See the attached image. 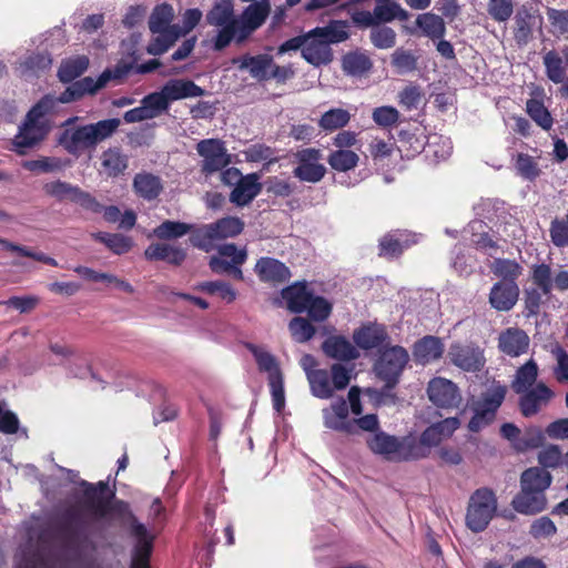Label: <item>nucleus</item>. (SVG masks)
<instances>
[{"instance_id":"obj_1","label":"nucleus","mask_w":568,"mask_h":568,"mask_svg":"<svg viewBox=\"0 0 568 568\" xmlns=\"http://www.w3.org/2000/svg\"><path fill=\"white\" fill-rule=\"evenodd\" d=\"M119 119H106L95 123L64 129L58 143L71 155L79 156L83 152L94 150L98 144L111 138L120 126Z\"/></svg>"},{"instance_id":"obj_2","label":"nucleus","mask_w":568,"mask_h":568,"mask_svg":"<svg viewBox=\"0 0 568 568\" xmlns=\"http://www.w3.org/2000/svg\"><path fill=\"white\" fill-rule=\"evenodd\" d=\"M348 38L347 24L331 21L325 27H317L305 33L303 59L314 67L326 65L333 60L331 45Z\"/></svg>"},{"instance_id":"obj_3","label":"nucleus","mask_w":568,"mask_h":568,"mask_svg":"<svg viewBox=\"0 0 568 568\" xmlns=\"http://www.w3.org/2000/svg\"><path fill=\"white\" fill-rule=\"evenodd\" d=\"M369 449L388 460L402 462L427 457V452L418 445L415 437L397 438L384 432H377L367 440Z\"/></svg>"},{"instance_id":"obj_4","label":"nucleus","mask_w":568,"mask_h":568,"mask_svg":"<svg viewBox=\"0 0 568 568\" xmlns=\"http://www.w3.org/2000/svg\"><path fill=\"white\" fill-rule=\"evenodd\" d=\"M206 22L212 27L219 28L213 39L214 50L221 51L233 40L236 41L239 23L231 0L217 1L206 13Z\"/></svg>"},{"instance_id":"obj_5","label":"nucleus","mask_w":568,"mask_h":568,"mask_svg":"<svg viewBox=\"0 0 568 568\" xmlns=\"http://www.w3.org/2000/svg\"><path fill=\"white\" fill-rule=\"evenodd\" d=\"M114 509L123 516V521L129 525L131 535L136 539L131 568H150L149 557L152 551V536L149 530L132 515L126 503L116 501Z\"/></svg>"},{"instance_id":"obj_6","label":"nucleus","mask_w":568,"mask_h":568,"mask_svg":"<svg viewBox=\"0 0 568 568\" xmlns=\"http://www.w3.org/2000/svg\"><path fill=\"white\" fill-rule=\"evenodd\" d=\"M497 510L495 494L488 488L477 489L469 498L466 525L474 532L485 530Z\"/></svg>"},{"instance_id":"obj_7","label":"nucleus","mask_w":568,"mask_h":568,"mask_svg":"<svg viewBox=\"0 0 568 568\" xmlns=\"http://www.w3.org/2000/svg\"><path fill=\"white\" fill-rule=\"evenodd\" d=\"M505 396L506 387L501 385H495L483 393L481 397L473 404L474 416L468 424L469 430L479 432L488 426L495 419Z\"/></svg>"},{"instance_id":"obj_8","label":"nucleus","mask_w":568,"mask_h":568,"mask_svg":"<svg viewBox=\"0 0 568 568\" xmlns=\"http://www.w3.org/2000/svg\"><path fill=\"white\" fill-rule=\"evenodd\" d=\"M126 74V69L118 67L114 70L106 69L94 80L91 77L83 78L69 85L59 97L55 95L58 105L79 100L87 93H95L105 87L111 80H118Z\"/></svg>"},{"instance_id":"obj_9","label":"nucleus","mask_w":568,"mask_h":568,"mask_svg":"<svg viewBox=\"0 0 568 568\" xmlns=\"http://www.w3.org/2000/svg\"><path fill=\"white\" fill-rule=\"evenodd\" d=\"M408 358L407 351L398 345L385 347L381 351L375 364V372L379 378L385 381L388 388H392L398 382Z\"/></svg>"},{"instance_id":"obj_10","label":"nucleus","mask_w":568,"mask_h":568,"mask_svg":"<svg viewBox=\"0 0 568 568\" xmlns=\"http://www.w3.org/2000/svg\"><path fill=\"white\" fill-rule=\"evenodd\" d=\"M247 253L245 248H239L235 244H222L217 246V255L210 257L209 265L215 274L230 273L236 280H243L241 265L245 263Z\"/></svg>"},{"instance_id":"obj_11","label":"nucleus","mask_w":568,"mask_h":568,"mask_svg":"<svg viewBox=\"0 0 568 568\" xmlns=\"http://www.w3.org/2000/svg\"><path fill=\"white\" fill-rule=\"evenodd\" d=\"M196 151L202 158L201 171L205 175L222 171L231 162L224 142L219 139L201 140L196 144Z\"/></svg>"},{"instance_id":"obj_12","label":"nucleus","mask_w":568,"mask_h":568,"mask_svg":"<svg viewBox=\"0 0 568 568\" xmlns=\"http://www.w3.org/2000/svg\"><path fill=\"white\" fill-rule=\"evenodd\" d=\"M50 130L51 122H42L27 114L12 140L16 151L19 154H24L26 149H30L41 142Z\"/></svg>"},{"instance_id":"obj_13","label":"nucleus","mask_w":568,"mask_h":568,"mask_svg":"<svg viewBox=\"0 0 568 568\" xmlns=\"http://www.w3.org/2000/svg\"><path fill=\"white\" fill-rule=\"evenodd\" d=\"M297 166L294 169V175L304 182H320L326 172L321 163L322 152L317 149H304L296 153Z\"/></svg>"},{"instance_id":"obj_14","label":"nucleus","mask_w":568,"mask_h":568,"mask_svg":"<svg viewBox=\"0 0 568 568\" xmlns=\"http://www.w3.org/2000/svg\"><path fill=\"white\" fill-rule=\"evenodd\" d=\"M349 408L344 398H337L322 409L323 424L326 428L346 434H355V424L348 418Z\"/></svg>"},{"instance_id":"obj_15","label":"nucleus","mask_w":568,"mask_h":568,"mask_svg":"<svg viewBox=\"0 0 568 568\" xmlns=\"http://www.w3.org/2000/svg\"><path fill=\"white\" fill-rule=\"evenodd\" d=\"M427 394L433 404L443 408L456 407L462 400L458 387L449 379L442 377L429 382Z\"/></svg>"},{"instance_id":"obj_16","label":"nucleus","mask_w":568,"mask_h":568,"mask_svg":"<svg viewBox=\"0 0 568 568\" xmlns=\"http://www.w3.org/2000/svg\"><path fill=\"white\" fill-rule=\"evenodd\" d=\"M270 6L266 2L250 4L237 18L236 42H243L252 32L258 29L268 16Z\"/></svg>"},{"instance_id":"obj_17","label":"nucleus","mask_w":568,"mask_h":568,"mask_svg":"<svg viewBox=\"0 0 568 568\" xmlns=\"http://www.w3.org/2000/svg\"><path fill=\"white\" fill-rule=\"evenodd\" d=\"M450 362L466 372L479 371L484 363L483 351L474 345L453 344L448 351Z\"/></svg>"},{"instance_id":"obj_18","label":"nucleus","mask_w":568,"mask_h":568,"mask_svg":"<svg viewBox=\"0 0 568 568\" xmlns=\"http://www.w3.org/2000/svg\"><path fill=\"white\" fill-rule=\"evenodd\" d=\"M520 395V412L525 417H531L548 405L554 397V392L545 383L540 382Z\"/></svg>"},{"instance_id":"obj_19","label":"nucleus","mask_w":568,"mask_h":568,"mask_svg":"<svg viewBox=\"0 0 568 568\" xmlns=\"http://www.w3.org/2000/svg\"><path fill=\"white\" fill-rule=\"evenodd\" d=\"M459 427V420L456 417H449L427 427L420 435L418 445L429 453L430 447L438 446L443 440L449 438Z\"/></svg>"},{"instance_id":"obj_20","label":"nucleus","mask_w":568,"mask_h":568,"mask_svg":"<svg viewBox=\"0 0 568 568\" xmlns=\"http://www.w3.org/2000/svg\"><path fill=\"white\" fill-rule=\"evenodd\" d=\"M519 286L516 282H497L489 292V304L498 312H508L517 303Z\"/></svg>"},{"instance_id":"obj_21","label":"nucleus","mask_w":568,"mask_h":568,"mask_svg":"<svg viewBox=\"0 0 568 568\" xmlns=\"http://www.w3.org/2000/svg\"><path fill=\"white\" fill-rule=\"evenodd\" d=\"M529 343L527 333L518 327L506 328L498 336L499 351L510 357H518L527 353Z\"/></svg>"},{"instance_id":"obj_22","label":"nucleus","mask_w":568,"mask_h":568,"mask_svg":"<svg viewBox=\"0 0 568 568\" xmlns=\"http://www.w3.org/2000/svg\"><path fill=\"white\" fill-rule=\"evenodd\" d=\"M232 63L240 70H246L252 78L257 81L270 80V70L273 65V58L268 54L250 55L234 58Z\"/></svg>"},{"instance_id":"obj_23","label":"nucleus","mask_w":568,"mask_h":568,"mask_svg":"<svg viewBox=\"0 0 568 568\" xmlns=\"http://www.w3.org/2000/svg\"><path fill=\"white\" fill-rule=\"evenodd\" d=\"M162 93L171 104L173 101L199 98L205 94V90L192 80L171 79L161 88Z\"/></svg>"},{"instance_id":"obj_24","label":"nucleus","mask_w":568,"mask_h":568,"mask_svg":"<svg viewBox=\"0 0 568 568\" xmlns=\"http://www.w3.org/2000/svg\"><path fill=\"white\" fill-rule=\"evenodd\" d=\"M547 499L545 494L529 490L520 486V493L511 501L513 508L523 515H535L546 508Z\"/></svg>"},{"instance_id":"obj_25","label":"nucleus","mask_w":568,"mask_h":568,"mask_svg":"<svg viewBox=\"0 0 568 568\" xmlns=\"http://www.w3.org/2000/svg\"><path fill=\"white\" fill-rule=\"evenodd\" d=\"M262 191L260 176L256 173L244 175L243 180L232 190L230 201L236 206L250 204Z\"/></svg>"},{"instance_id":"obj_26","label":"nucleus","mask_w":568,"mask_h":568,"mask_svg":"<svg viewBox=\"0 0 568 568\" xmlns=\"http://www.w3.org/2000/svg\"><path fill=\"white\" fill-rule=\"evenodd\" d=\"M51 63L52 59L47 52L28 53L17 62L16 72L21 78L31 79L50 69Z\"/></svg>"},{"instance_id":"obj_27","label":"nucleus","mask_w":568,"mask_h":568,"mask_svg":"<svg viewBox=\"0 0 568 568\" xmlns=\"http://www.w3.org/2000/svg\"><path fill=\"white\" fill-rule=\"evenodd\" d=\"M150 261H164L169 264L180 265L186 257V252L181 245L169 243H153L144 252Z\"/></svg>"},{"instance_id":"obj_28","label":"nucleus","mask_w":568,"mask_h":568,"mask_svg":"<svg viewBox=\"0 0 568 568\" xmlns=\"http://www.w3.org/2000/svg\"><path fill=\"white\" fill-rule=\"evenodd\" d=\"M255 272L261 281L270 283H282L291 277L288 267L272 257H261L255 265Z\"/></svg>"},{"instance_id":"obj_29","label":"nucleus","mask_w":568,"mask_h":568,"mask_svg":"<svg viewBox=\"0 0 568 568\" xmlns=\"http://www.w3.org/2000/svg\"><path fill=\"white\" fill-rule=\"evenodd\" d=\"M322 349L326 356L338 361H352L358 357L357 348L343 336H331L325 339Z\"/></svg>"},{"instance_id":"obj_30","label":"nucleus","mask_w":568,"mask_h":568,"mask_svg":"<svg viewBox=\"0 0 568 568\" xmlns=\"http://www.w3.org/2000/svg\"><path fill=\"white\" fill-rule=\"evenodd\" d=\"M444 353V345L438 337L425 336L414 345L413 355L416 362L427 364L438 359Z\"/></svg>"},{"instance_id":"obj_31","label":"nucleus","mask_w":568,"mask_h":568,"mask_svg":"<svg viewBox=\"0 0 568 568\" xmlns=\"http://www.w3.org/2000/svg\"><path fill=\"white\" fill-rule=\"evenodd\" d=\"M353 338L359 348L368 351L384 345L387 333L383 326L367 325L357 329Z\"/></svg>"},{"instance_id":"obj_32","label":"nucleus","mask_w":568,"mask_h":568,"mask_svg":"<svg viewBox=\"0 0 568 568\" xmlns=\"http://www.w3.org/2000/svg\"><path fill=\"white\" fill-rule=\"evenodd\" d=\"M537 21H541V18L535 16L526 6L518 9L515 16V40L518 44L529 41Z\"/></svg>"},{"instance_id":"obj_33","label":"nucleus","mask_w":568,"mask_h":568,"mask_svg":"<svg viewBox=\"0 0 568 568\" xmlns=\"http://www.w3.org/2000/svg\"><path fill=\"white\" fill-rule=\"evenodd\" d=\"M539 368L537 363L530 358L518 367L511 381V388L516 394H521L532 388L538 378Z\"/></svg>"},{"instance_id":"obj_34","label":"nucleus","mask_w":568,"mask_h":568,"mask_svg":"<svg viewBox=\"0 0 568 568\" xmlns=\"http://www.w3.org/2000/svg\"><path fill=\"white\" fill-rule=\"evenodd\" d=\"M173 17L174 11L172 6L168 3L156 6L149 20V28L151 32L155 34L156 32L170 31L171 29H174V31H181L180 26L171 24Z\"/></svg>"},{"instance_id":"obj_35","label":"nucleus","mask_w":568,"mask_h":568,"mask_svg":"<svg viewBox=\"0 0 568 568\" xmlns=\"http://www.w3.org/2000/svg\"><path fill=\"white\" fill-rule=\"evenodd\" d=\"M128 168V156L120 149H108L101 154L100 172L106 176L115 178L123 174Z\"/></svg>"},{"instance_id":"obj_36","label":"nucleus","mask_w":568,"mask_h":568,"mask_svg":"<svg viewBox=\"0 0 568 568\" xmlns=\"http://www.w3.org/2000/svg\"><path fill=\"white\" fill-rule=\"evenodd\" d=\"M313 293L304 284H294L283 290L282 296L290 311L294 313L305 312Z\"/></svg>"},{"instance_id":"obj_37","label":"nucleus","mask_w":568,"mask_h":568,"mask_svg":"<svg viewBox=\"0 0 568 568\" xmlns=\"http://www.w3.org/2000/svg\"><path fill=\"white\" fill-rule=\"evenodd\" d=\"M135 193L144 200L151 201L159 196L162 183L159 176L151 173H138L133 180Z\"/></svg>"},{"instance_id":"obj_38","label":"nucleus","mask_w":568,"mask_h":568,"mask_svg":"<svg viewBox=\"0 0 568 568\" xmlns=\"http://www.w3.org/2000/svg\"><path fill=\"white\" fill-rule=\"evenodd\" d=\"M416 26L422 31L423 36L432 40L442 39L446 33L444 19L433 12L418 14Z\"/></svg>"},{"instance_id":"obj_39","label":"nucleus","mask_w":568,"mask_h":568,"mask_svg":"<svg viewBox=\"0 0 568 568\" xmlns=\"http://www.w3.org/2000/svg\"><path fill=\"white\" fill-rule=\"evenodd\" d=\"M552 477L550 473L544 468L531 467L526 469L520 476V486L529 488V490L545 494L550 486Z\"/></svg>"},{"instance_id":"obj_40","label":"nucleus","mask_w":568,"mask_h":568,"mask_svg":"<svg viewBox=\"0 0 568 568\" xmlns=\"http://www.w3.org/2000/svg\"><path fill=\"white\" fill-rule=\"evenodd\" d=\"M310 389L314 397L321 399H328L334 395V387L332 377L328 371L317 369L314 373H308Z\"/></svg>"},{"instance_id":"obj_41","label":"nucleus","mask_w":568,"mask_h":568,"mask_svg":"<svg viewBox=\"0 0 568 568\" xmlns=\"http://www.w3.org/2000/svg\"><path fill=\"white\" fill-rule=\"evenodd\" d=\"M190 234V242L193 246L204 252H211L214 248L217 250L215 242L220 241V239L216 235L212 223L204 224L199 227L193 226Z\"/></svg>"},{"instance_id":"obj_42","label":"nucleus","mask_w":568,"mask_h":568,"mask_svg":"<svg viewBox=\"0 0 568 568\" xmlns=\"http://www.w3.org/2000/svg\"><path fill=\"white\" fill-rule=\"evenodd\" d=\"M247 348L252 353L258 369L266 373L267 378L282 374L276 358L264 346L247 344Z\"/></svg>"},{"instance_id":"obj_43","label":"nucleus","mask_w":568,"mask_h":568,"mask_svg":"<svg viewBox=\"0 0 568 568\" xmlns=\"http://www.w3.org/2000/svg\"><path fill=\"white\" fill-rule=\"evenodd\" d=\"M417 241L416 235H413V239H409V235L406 233L386 235L379 243L381 255L396 256L400 254L405 247H408L413 243H417Z\"/></svg>"},{"instance_id":"obj_44","label":"nucleus","mask_w":568,"mask_h":568,"mask_svg":"<svg viewBox=\"0 0 568 568\" xmlns=\"http://www.w3.org/2000/svg\"><path fill=\"white\" fill-rule=\"evenodd\" d=\"M88 65L89 59L85 55L70 58L61 63L58 77L64 83L72 82L88 69Z\"/></svg>"},{"instance_id":"obj_45","label":"nucleus","mask_w":568,"mask_h":568,"mask_svg":"<svg viewBox=\"0 0 568 568\" xmlns=\"http://www.w3.org/2000/svg\"><path fill=\"white\" fill-rule=\"evenodd\" d=\"M192 229V224L166 220L153 230V235L160 240H174L189 234Z\"/></svg>"},{"instance_id":"obj_46","label":"nucleus","mask_w":568,"mask_h":568,"mask_svg":"<svg viewBox=\"0 0 568 568\" xmlns=\"http://www.w3.org/2000/svg\"><path fill=\"white\" fill-rule=\"evenodd\" d=\"M488 226L483 221H473L465 230L470 234L469 241L479 250H489L495 247V242L488 235Z\"/></svg>"},{"instance_id":"obj_47","label":"nucleus","mask_w":568,"mask_h":568,"mask_svg":"<svg viewBox=\"0 0 568 568\" xmlns=\"http://www.w3.org/2000/svg\"><path fill=\"white\" fill-rule=\"evenodd\" d=\"M92 236L103 243L114 254L121 255L129 252L133 245L130 237L122 234H110L104 232H98Z\"/></svg>"},{"instance_id":"obj_48","label":"nucleus","mask_w":568,"mask_h":568,"mask_svg":"<svg viewBox=\"0 0 568 568\" xmlns=\"http://www.w3.org/2000/svg\"><path fill=\"white\" fill-rule=\"evenodd\" d=\"M22 168L37 174L53 173L61 171L64 168V163L60 158L41 156L36 160L23 161Z\"/></svg>"},{"instance_id":"obj_49","label":"nucleus","mask_w":568,"mask_h":568,"mask_svg":"<svg viewBox=\"0 0 568 568\" xmlns=\"http://www.w3.org/2000/svg\"><path fill=\"white\" fill-rule=\"evenodd\" d=\"M59 105L54 94H47L40 99L27 113L42 122H51L50 118L58 113Z\"/></svg>"},{"instance_id":"obj_50","label":"nucleus","mask_w":568,"mask_h":568,"mask_svg":"<svg viewBox=\"0 0 568 568\" xmlns=\"http://www.w3.org/2000/svg\"><path fill=\"white\" fill-rule=\"evenodd\" d=\"M546 74L554 83H562L566 77V68L562 58L554 50L544 55Z\"/></svg>"},{"instance_id":"obj_51","label":"nucleus","mask_w":568,"mask_h":568,"mask_svg":"<svg viewBox=\"0 0 568 568\" xmlns=\"http://www.w3.org/2000/svg\"><path fill=\"white\" fill-rule=\"evenodd\" d=\"M493 273L500 277L501 282H516L523 274V266L516 261L507 258H497L491 265Z\"/></svg>"},{"instance_id":"obj_52","label":"nucleus","mask_w":568,"mask_h":568,"mask_svg":"<svg viewBox=\"0 0 568 568\" xmlns=\"http://www.w3.org/2000/svg\"><path fill=\"white\" fill-rule=\"evenodd\" d=\"M359 161L357 153L351 150H336L331 152L327 162L335 171L346 172L354 169Z\"/></svg>"},{"instance_id":"obj_53","label":"nucleus","mask_w":568,"mask_h":568,"mask_svg":"<svg viewBox=\"0 0 568 568\" xmlns=\"http://www.w3.org/2000/svg\"><path fill=\"white\" fill-rule=\"evenodd\" d=\"M371 68V59L363 53H348L343 59V70L353 77H361Z\"/></svg>"},{"instance_id":"obj_54","label":"nucleus","mask_w":568,"mask_h":568,"mask_svg":"<svg viewBox=\"0 0 568 568\" xmlns=\"http://www.w3.org/2000/svg\"><path fill=\"white\" fill-rule=\"evenodd\" d=\"M374 12L378 24L387 23L395 19H407V12L396 2L376 3Z\"/></svg>"},{"instance_id":"obj_55","label":"nucleus","mask_w":568,"mask_h":568,"mask_svg":"<svg viewBox=\"0 0 568 568\" xmlns=\"http://www.w3.org/2000/svg\"><path fill=\"white\" fill-rule=\"evenodd\" d=\"M141 103L145 108L151 120L168 112L170 109V103L161 90L145 95Z\"/></svg>"},{"instance_id":"obj_56","label":"nucleus","mask_w":568,"mask_h":568,"mask_svg":"<svg viewBox=\"0 0 568 568\" xmlns=\"http://www.w3.org/2000/svg\"><path fill=\"white\" fill-rule=\"evenodd\" d=\"M351 119L348 111L344 109H331L320 119V126L326 131H334L345 126Z\"/></svg>"},{"instance_id":"obj_57","label":"nucleus","mask_w":568,"mask_h":568,"mask_svg":"<svg viewBox=\"0 0 568 568\" xmlns=\"http://www.w3.org/2000/svg\"><path fill=\"white\" fill-rule=\"evenodd\" d=\"M515 169L523 179L532 181L539 176L540 170L536 160L526 153H518L515 156Z\"/></svg>"},{"instance_id":"obj_58","label":"nucleus","mask_w":568,"mask_h":568,"mask_svg":"<svg viewBox=\"0 0 568 568\" xmlns=\"http://www.w3.org/2000/svg\"><path fill=\"white\" fill-rule=\"evenodd\" d=\"M369 39L377 49H390L396 43V32L390 27L377 23L372 28Z\"/></svg>"},{"instance_id":"obj_59","label":"nucleus","mask_w":568,"mask_h":568,"mask_svg":"<svg viewBox=\"0 0 568 568\" xmlns=\"http://www.w3.org/2000/svg\"><path fill=\"white\" fill-rule=\"evenodd\" d=\"M156 34L158 36L148 45V52L153 55H160L168 51V49L182 36V32L171 29L166 32H156Z\"/></svg>"},{"instance_id":"obj_60","label":"nucleus","mask_w":568,"mask_h":568,"mask_svg":"<svg viewBox=\"0 0 568 568\" xmlns=\"http://www.w3.org/2000/svg\"><path fill=\"white\" fill-rule=\"evenodd\" d=\"M551 243L559 248L568 246V217H556L549 226Z\"/></svg>"},{"instance_id":"obj_61","label":"nucleus","mask_w":568,"mask_h":568,"mask_svg":"<svg viewBox=\"0 0 568 568\" xmlns=\"http://www.w3.org/2000/svg\"><path fill=\"white\" fill-rule=\"evenodd\" d=\"M527 113L529 116L544 130H549L552 126V118L542 102L538 100L527 101Z\"/></svg>"},{"instance_id":"obj_62","label":"nucleus","mask_w":568,"mask_h":568,"mask_svg":"<svg viewBox=\"0 0 568 568\" xmlns=\"http://www.w3.org/2000/svg\"><path fill=\"white\" fill-rule=\"evenodd\" d=\"M556 364L552 367V374L558 383L568 384V353L559 345L551 348Z\"/></svg>"},{"instance_id":"obj_63","label":"nucleus","mask_w":568,"mask_h":568,"mask_svg":"<svg viewBox=\"0 0 568 568\" xmlns=\"http://www.w3.org/2000/svg\"><path fill=\"white\" fill-rule=\"evenodd\" d=\"M212 224L220 240L236 236L243 230V222L237 217H223Z\"/></svg>"},{"instance_id":"obj_64","label":"nucleus","mask_w":568,"mask_h":568,"mask_svg":"<svg viewBox=\"0 0 568 568\" xmlns=\"http://www.w3.org/2000/svg\"><path fill=\"white\" fill-rule=\"evenodd\" d=\"M487 12L493 20L506 22L514 13L513 0H488Z\"/></svg>"}]
</instances>
